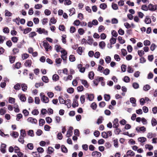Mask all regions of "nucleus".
Wrapping results in <instances>:
<instances>
[{
	"mask_svg": "<svg viewBox=\"0 0 157 157\" xmlns=\"http://www.w3.org/2000/svg\"><path fill=\"white\" fill-rule=\"evenodd\" d=\"M40 96L41 101L45 103H48V102L49 100L48 98L45 96L43 93H41L40 94Z\"/></svg>",
	"mask_w": 157,
	"mask_h": 157,
	"instance_id": "1",
	"label": "nucleus"
},
{
	"mask_svg": "<svg viewBox=\"0 0 157 157\" xmlns=\"http://www.w3.org/2000/svg\"><path fill=\"white\" fill-rule=\"evenodd\" d=\"M36 29L37 30L36 31L40 34H42V33H43L47 35H48V32L44 28H37Z\"/></svg>",
	"mask_w": 157,
	"mask_h": 157,
	"instance_id": "2",
	"label": "nucleus"
},
{
	"mask_svg": "<svg viewBox=\"0 0 157 157\" xmlns=\"http://www.w3.org/2000/svg\"><path fill=\"white\" fill-rule=\"evenodd\" d=\"M27 120L28 122L33 124H36L37 123V120L33 117H29Z\"/></svg>",
	"mask_w": 157,
	"mask_h": 157,
	"instance_id": "3",
	"label": "nucleus"
},
{
	"mask_svg": "<svg viewBox=\"0 0 157 157\" xmlns=\"http://www.w3.org/2000/svg\"><path fill=\"white\" fill-rule=\"evenodd\" d=\"M136 130L138 132L144 133L146 131V128L144 126L140 127H137L136 128Z\"/></svg>",
	"mask_w": 157,
	"mask_h": 157,
	"instance_id": "4",
	"label": "nucleus"
},
{
	"mask_svg": "<svg viewBox=\"0 0 157 157\" xmlns=\"http://www.w3.org/2000/svg\"><path fill=\"white\" fill-rule=\"evenodd\" d=\"M157 9V6L151 4L148 5V10L151 11H155Z\"/></svg>",
	"mask_w": 157,
	"mask_h": 157,
	"instance_id": "5",
	"label": "nucleus"
},
{
	"mask_svg": "<svg viewBox=\"0 0 157 157\" xmlns=\"http://www.w3.org/2000/svg\"><path fill=\"white\" fill-rule=\"evenodd\" d=\"M77 67L80 72L83 73L85 72V68L83 67L82 64H78V65Z\"/></svg>",
	"mask_w": 157,
	"mask_h": 157,
	"instance_id": "6",
	"label": "nucleus"
},
{
	"mask_svg": "<svg viewBox=\"0 0 157 157\" xmlns=\"http://www.w3.org/2000/svg\"><path fill=\"white\" fill-rule=\"evenodd\" d=\"M113 127L114 128H117L118 127L119 124L118 123V119L116 118L113 121Z\"/></svg>",
	"mask_w": 157,
	"mask_h": 157,
	"instance_id": "7",
	"label": "nucleus"
},
{
	"mask_svg": "<svg viewBox=\"0 0 157 157\" xmlns=\"http://www.w3.org/2000/svg\"><path fill=\"white\" fill-rule=\"evenodd\" d=\"M92 155L94 157H100L101 155V154L99 152L95 151L92 153Z\"/></svg>",
	"mask_w": 157,
	"mask_h": 157,
	"instance_id": "8",
	"label": "nucleus"
},
{
	"mask_svg": "<svg viewBox=\"0 0 157 157\" xmlns=\"http://www.w3.org/2000/svg\"><path fill=\"white\" fill-rule=\"evenodd\" d=\"M6 145L4 144H2L1 145L0 148V151L3 153H5L6 152Z\"/></svg>",
	"mask_w": 157,
	"mask_h": 157,
	"instance_id": "9",
	"label": "nucleus"
},
{
	"mask_svg": "<svg viewBox=\"0 0 157 157\" xmlns=\"http://www.w3.org/2000/svg\"><path fill=\"white\" fill-rule=\"evenodd\" d=\"M135 154V153L132 150H128L126 153V156L130 157L134 156Z\"/></svg>",
	"mask_w": 157,
	"mask_h": 157,
	"instance_id": "10",
	"label": "nucleus"
},
{
	"mask_svg": "<svg viewBox=\"0 0 157 157\" xmlns=\"http://www.w3.org/2000/svg\"><path fill=\"white\" fill-rule=\"evenodd\" d=\"M18 97L20 100L22 101H25L26 100V97L24 94H19Z\"/></svg>",
	"mask_w": 157,
	"mask_h": 157,
	"instance_id": "11",
	"label": "nucleus"
},
{
	"mask_svg": "<svg viewBox=\"0 0 157 157\" xmlns=\"http://www.w3.org/2000/svg\"><path fill=\"white\" fill-rule=\"evenodd\" d=\"M32 63V61L31 60L28 59L26 61L25 63V65L26 67H30Z\"/></svg>",
	"mask_w": 157,
	"mask_h": 157,
	"instance_id": "12",
	"label": "nucleus"
},
{
	"mask_svg": "<svg viewBox=\"0 0 157 157\" xmlns=\"http://www.w3.org/2000/svg\"><path fill=\"white\" fill-rule=\"evenodd\" d=\"M72 78V76L71 75H69L67 76L64 77L63 79L65 81H67L68 80H71Z\"/></svg>",
	"mask_w": 157,
	"mask_h": 157,
	"instance_id": "13",
	"label": "nucleus"
},
{
	"mask_svg": "<svg viewBox=\"0 0 157 157\" xmlns=\"http://www.w3.org/2000/svg\"><path fill=\"white\" fill-rule=\"evenodd\" d=\"M86 95L87 96V98L90 101H92L94 98V96L93 94H89L88 93H86Z\"/></svg>",
	"mask_w": 157,
	"mask_h": 157,
	"instance_id": "14",
	"label": "nucleus"
},
{
	"mask_svg": "<svg viewBox=\"0 0 157 157\" xmlns=\"http://www.w3.org/2000/svg\"><path fill=\"white\" fill-rule=\"evenodd\" d=\"M64 104H65V105H67L68 108H70L71 106V100L70 99H67L66 100Z\"/></svg>",
	"mask_w": 157,
	"mask_h": 157,
	"instance_id": "15",
	"label": "nucleus"
},
{
	"mask_svg": "<svg viewBox=\"0 0 157 157\" xmlns=\"http://www.w3.org/2000/svg\"><path fill=\"white\" fill-rule=\"evenodd\" d=\"M144 22L146 24H149L151 23V20L148 16H147L144 20Z\"/></svg>",
	"mask_w": 157,
	"mask_h": 157,
	"instance_id": "16",
	"label": "nucleus"
},
{
	"mask_svg": "<svg viewBox=\"0 0 157 157\" xmlns=\"http://www.w3.org/2000/svg\"><path fill=\"white\" fill-rule=\"evenodd\" d=\"M55 48L57 52H60L61 50L63 49L60 46L58 45H56L55 46Z\"/></svg>",
	"mask_w": 157,
	"mask_h": 157,
	"instance_id": "17",
	"label": "nucleus"
},
{
	"mask_svg": "<svg viewBox=\"0 0 157 157\" xmlns=\"http://www.w3.org/2000/svg\"><path fill=\"white\" fill-rule=\"evenodd\" d=\"M146 140V138L144 137H140L138 138V141L142 143H143L145 142Z\"/></svg>",
	"mask_w": 157,
	"mask_h": 157,
	"instance_id": "18",
	"label": "nucleus"
},
{
	"mask_svg": "<svg viewBox=\"0 0 157 157\" xmlns=\"http://www.w3.org/2000/svg\"><path fill=\"white\" fill-rule=\"evenodd\" d=\"M82 83L84 85V86L86 87L87 88L88 86L89 85L88 84L87 81L85 80H80Z\"/></svg>",
	"mask_w": 157,
	"mask_h": 157,
	"instance_id": "19",
	"label": "nucleus"
},
{
	"mask_svg": "<svg viewBox=\"0 0 157 157\" xmlns=\"http://www.w3.org/2000/svg\"><path fill=\"white\" fill-rule=\"evenodd\" d=\"M99 45L100 48L103 49L105 47V44L104 41H101L99 43Z\"/></svg>",
	"mask_w": 157,
	"mask_h": 157,
	"instance_id": "20",
	"label": "nucleus"
},
{
	"mask_svg": "<svg viewBox=\"0 0 157 157\" xmlns=\"http://www.w3.org/2000/svg\"><path fill=\"white\" fill-rule=\"evenodd\" d=\"M145 148L146 149H148L149 151H151L153 149V146L150 144H146L145 145Z\"/></svg>",
	"mask_w": 157,
	"mask_h": 157,
	"instance_id": "21",
	"label": "nucleus"
},
{
	"mask_svg": "<svg viewBox=\"0 0 157 157\" xmlns=\"http://www.w3.org/2000/svg\"><path fill=\"white\" fill-rule=\"evenodd\" d=\"M130 102L133 104V106H136V100L134 98H131L130 99Z\"/></svg>",
	"mask_w": 157,
	"mask_h": 157,
	"instance_id": "22",
	"label": "nucleus"
},
{
	"mask_svg": "<svg viewBox=\"0 0 157 157\" xmlns=\"http://www.w3.org/2000/svg\"><path fill=\"white\" fill-rule=\"evenodd\" d=\"M18 135V133L15 132H13L10 134V135L14 138L17 137Z\"/></svg>",
	"mask_w": 157,
	"mask_h": 157,
	"instance_id": "23",
	"label": "nucleus"
},
{
	"mask_svg": "<svg viewBox=\"0 0 157 157\" xmlns=\"http://www.w3.org/2000/svg\"><path fill=\"white\" fill-rule=\"evenodd\" d=\"M21 86L22 90L24 91H25L27 89V85L23 83L21 85Z\"/></svg>",
	"mask_w": 157,
	"mask_h": 157,
	"instance_id": "24",
	"label": "nucleus"
},
{
	"mask_svg": "<svg viewBox=\"0 0 157 157\" xmlns=\"http://www.w3.org/2000/svg\"><path fill=\"white\" fill-rule=\"evenodd\" d=\"M24 33L26 34L30 32L32 30V29L30 28H27L24 29Z\"/></svg>",
	"mask_w": 157,
	"mask_h": 157,
	"instance_id": "25",
	"label": "nucleus"
},
{
	"mask_svg": "<svg viewBox=\"0 0 157 157\" xmlns=\"http://www.w3.org/2000/svg\"><path fill=\"white\" fill-rule=\"evenodd\" d=\"M118 39L119 42L121 44H123L125 42V40L122 39V37L119 36L118 37Z\"/></svg>",
	"mask_w": 157,
	"mask_h": 157,
	"instance_id": "26",
	"label": "nucleus"
},
{
	"mask_svg": "<svg viewBox=\"0 0 157 157\" xmlns=\"http://www.w3.org/2000/svg\"><path fill=\"white\" fill-rule=\"evenodd\" d=\"M89 77L90 79H92L94 78V74L93 71H90L89 74Z\"/></svg>",
	"mask_w": 157,
	"mask_h": 157,
	"instance_id": "27",
	"label": "nucleus"
},
{
	"mask_svg": "<svg viewBox=\"0 0 157 157\" xmlns=\"http://www.w3.org/2000/svg\"><path fill=\"white\" fill-rule=\"evenodd\" d=\"M150 88V86L148 85H146L144 86L143 88V89L145 91H147Z\"/></svg>",
	"mask_w": 157,
	"mask_h": 157,
	"instance_id": "28",
	"label": "nucleus"
},
{
	"mask_svg": "<svg viewBox=\"0 0 157 157\" xmlns=\"http://www.w3.org/2000/svg\"><path fill=\"white\" fill-rule=\"evenodd\" d=\"M111 59L110 56H107L105 58V61L107 63H109L111 61Z\"/></svg>",
	"mask_w": 157,
	"mask_h": 157,
	"instance_id": "29",
	"label": "nucleus"
},
{
	"mask_svg": "<svg viewBox=\"0 0 157 157\" xmlns=\"http://www.w3.org/2000/svg\"><path fill=\"white\" fill-rule=\"evenodd\" d=\"M44 46L46 51H48V48L49 46V44L47 42H44Z\"/></svg>",
	"mask_w": 157,
	"mask_h": 157,
	"instance_id": "30",
	"label": "nucleus"
},
{
	"mask_svg": "<svg viewBox=\"0 0 157 157\" xmlns=\"http://www.w3.org/2000/svg\"><path fill=\"white\" fill-rule=\"evenodd\" d=\"M107 7V6L106 4L104 3L101 4L100 5V8L104 10H105Z\"/></svg>",
	"mask_w": 157,
	"mask_h": 157,
	"instance_id": "31",
	"label": "nucleus"
},
{
	"mask_svg": "<svg viewBox=\"0 0 157 157\" xmlns=\"http://www.w3.org/2000/svg\"><path fill=\"white\" fill-rule=\"evenodd\" d=\"M36 35V33L35 32H32L30 33L29 34V37L33 38Z\"/></svg>",
	"mask_w": 157,
	"mask_h": 157,
	"instance_id": "32",
	"label": "nucleus"
},
{
	"mask_svg": "<svg viewBox=\"0 0 157 157\" xmlns=\"http://www.w3.org/2000/svg\"><path fill=\"white\" fill-rule=\"evenodd\" d=\"M5 15L6 16L10 17L12 15V13L7 10H6L5 11Z\"/></svg>",
	"mask_w": 157,
	"mask_h": 157,
	"instance_id": "33",
	"label": "nucleus"
},
{
	"mask_svg": "<svg viewBox=\"0 0 157 157\" xmlns=\"http://www.w3.org/2000/svg\"><path fill=\"white\" fill-rule=\"evenodd\" d=\"M45 123V121L44 119H40L39 120V125L40 126H42L44 125Z\"/></svg>",
	"mask_w": 157,
	"mask_h": 157,
	"instance_id": "34",
	"label": "nucleus"
},
{
	"mask_svg": "<svg viewBox=\"0 0 157 157\" xmlns=\"http://www.w3.org/2000/svg\"><path fill=\"white\" fill-rule=\"evenodd\" d=\"M103 120V117L101 116L98 119L97 123L98 124L101 123Z\"/></svg>",
	"mask_w": 157,
	"mask_h": 157,
	"instance_id": "35",
	"label": "nucleus"
},
{
	"mask_svg": "<svg viewBox=\"0 0 157 157\" xmlns=\"http://www.w3.org/2000/svg\"><path fill=\"white\" fill-rule=\"evenodd\" d=\"M157 124L156 120L154 118H152L151 120V124L153 126H155Z\"/></svg>",
	"mask_w": 157,
	"mask_h": 157,
	"instance_id": "36",
	"label": "nucleus"
},
{
	"mask_svg": "<svg viewBox=\"0 0 157 157\" xmlns=\"http://www.w3.org/2000/svg\"><path fill=\"white\" fill-rule=\"evenodd\" d=\"M61 149L62 151L63 152L67 153V148L64 145H62Z\"/></svg>",
	"mask_w": 157,
	"mask_h": 157,
	"instance_id": "37",
	"label": "nucleus"
},
{
	"mask_svg": "<svg viewBox=\"0 0 157 157\" xmlns=\"http://www.w3.org/2000/svg\"><path fill=\"white\" fill-rule=\"evenodd\" d=\"M69 11L70 12L69 15L71 16L72 15L74 14L75 13V10L74 8H72L71 9L69 10Z\"/></svg>",
	"mask_w": 157,
	"mask_h": 157,
	"instance_id": "38",
	"label": "nucleus"
},
{
	"mask_svg": "<svg viewBox=\"0 0 157 157\" xmlns=\"http://www.w3.org/2000/svg\"><path fill=\"white\" fill-rule=\"evenodd\" d=\"M20 88H21L20 84L19 83H17L14 86V88L15 90H19V89H20Z\"/></svg>",
	"mask_w": 157,
	"mask_h": 157,
	"instance_id": "39",
	"label": "nucleus"
},
{
	"mask_svg": "<svg viewBox=\"0 0 157 157\" xmlns=\"http://www.w3.org/2000/svg\"><path fill=\"white\" fill-rule=\"evenodd\" d=\"M59 78V76L57 74H55L52 76V79L53 81H56Z\"/></svg>",
	"mask_w": 157,
	"mask_h": 157,
	"instance_id": "40",
	"label": "nucleus"
},
{
	"mask_svg": "<svg viewBox=\"0 0 157 157\" xmlns=\"http://www.w3.org/2000/svg\"><path fill=\"white\" fill-rule=\"evenodd\" d=\"M42 79L44 82L45 83H47L48 82V77L46 76H43Z\"/></svg>",
	"mask_w": 157,
	"mask_h": 157,
	"instance_id": "41",
	"label": "nucleus"
},
{
	"mask_svg": "<svg viewBox=\"0 0 157 157\" xmlns=\"http://www.w3.org/2000/svg\"><path fill=\"white\" fill-rule=\"evenodd\" d=\"M78 105L77 100H74V101L72 104V106L73 107H75L78 106Z\"/></svg>",
	"mask_w": 157,
	"mask_h": 157,
	"instance_id": "42",
	"label": "nucleus"
},
{
	"mask_svg": "<svg viewBox=\"0 0 157 157\" xmlns=\"http://www.w3.org/2000/svg\"><path fill=\"white\" fill-rule=\"evenodd\" d=\"M69 60L71 62H74L75 60V58L74 55H71L69 56Z\"/></svg>",
	"mask_w": 157,
	"mask_h": 157,
	"instance_id": "43",
	"label": "nucleus"
},
{
	"mask_svg": "<svg viewBox=\"0 0 157 157\" xmlns=\"http://www.w3.org/2000/svg\"><path fill=\"white\" fill-rule=\"evenodd\" d=\"M54 149L52 147H49L48 148V153L51 154L54 151Z\"/></svg>",
	"mask_w": 157,
	"mask_h": 157,
	"instance_id": "44",
	"label": "nucleus"
},
{
	"mask_svg": "<svg viewBox=\"0 0 157 157\" xmlns=\"http://www.w3.org/2000/svg\"><path fill=\"white\" fill-rule=\"evenodd\" d=\"M26 135V133L25 130H21L20 136L24 137Z\"/></svg>",
	"mask_w": 157,
	"mask_h": 157,
	"instance_id": "45",
	"label": "nucleus"
},
{
	"mask_svg": "<svg viewBox=\"0 0 157 157\" xmlns=\"http://www.w3.org/2000/svg\"><path fill=\"white\" fill-rule=\"evenodd\" d=\"M29 56V55L26 53H24L22 55V58L24 60L27 59Z\"/></svg>",
	"mask_w": 157,
	"mask_h": 157,
	"instance_id": "46",
	"label": "nucleus"
},
{
	"mask_svg": "<svg viewBox=\"0 0 157 157\" xmlns=\"http://www.w3.org/2000/svg\"><path fill=\"white\" fill-rule=\"evenodd\" d=\"M102 72L105 75H107L109 74L110 72V70H109V69L106 68L105 70L104 69Z\"/></svg>",
	"mask_w": 157,
	"mask_h": 157,
	"instance_id": "47",
	"label": "nucleus"
},
{
	"mask_svg": "<svg viewBox=\"0 0 157 157\" xmlns=\"http://www.w3.org/2000/svg\"><path fill=\"white\" fill-rule=\"evenodd\" d=\"M85 97L84 95H82L80 98L81 102L82 104H83L85 101Z\"/></svg>",
	"mask_w": 157,
	"mask_h": 157,
	"instance_id": "48",
	"label": "nucleus"
},
{
	"mask_svg": "<svg viewBox=\"0 0 157 157\" xmlns=\"http://www.w3.org/2000/svg\"><path fill=\"white\" fill-rule=\"evenodd\" d=\"M104 69V68L102 66L99 65L98 68L97 70L100 72H102Z\"/></svg>",
	"mask_w": 157,
	"mask_h": 157,
	"instance_id": "49",
	"label": "nucleus"
},
{
	"mask_svg": "<svg viewBox=\"0 0 157 157\" xmlns=\"http://www.w3.org/2000/svg\"><path fill=\"white\" fill-rule=\"evenodd\" d=\"M127 71L129 73H132L134 72V70L131 67L128 66L127 68Z\"/></svg>",
	"mask_w": 157,
	"mask_h": 157,
	"instance_id": "50",
	"label": "nucleus"
},
{
	"mask_svg": "<svg viewBox=\"0 0 157 157\" xmlns=\"http://www.w3.org/2000/svg\"><path fill=\"white\" fill-rule=\"evenodd\" d=\"M28 134L29 136L33 137L34 136L33 131L32 130H30L28 131Z\"/></svg>",
	"mask_w": 157,
	"mask_h": 157,
	"instance_id": "51",
	"label": "nucleus"
},
{
	"mask_svg": "<svg viewBox=\"0 0 157 157\" xmlns=\"http://www.w3.org/2000/svg\"><path fill=\"white\" fill-rule=\"evenodd\" d=\"M15 58V57L14 56H9L10 61L11 63H12L14 62Z\"/></svg>",
	"mask_w": 157,
	"mask_h": 157,
	"instance_id": "52",
	"label": "nucleus"
},
{
	"mask_svg": "<svg viewBox=\"0 0 157 157\" xmlns=\"http://www.w3.org/2000/svg\"><path fill=\"white\" fill-rule=\"evenodd\" d=\"M114 59L117 61H119L121 60L119 56L117 54H115L114 56Z\"/></svg>",
	"mask_w": 157,
	"mask_h": 157,
	"instance_id": "53",
	"label": "nucleus"
},
{
	"mask_svg": "<svg viewBox=\"0 0 157 157\" xmlns=\"http://www.w3.org/2000/svg\"><path fill=\"white\" fill-rule=\"evenodd\" d=\"M116 41V40L115 38L112 37L110 40V43L111 44H115Z\"/></svg>",
	"mask_w": 157,
	"mask_h": 157,
	"instance_id": "54",
	"label": "nucleus"
},
{
	"mask_svg": "<svg viewBox=\"0 0 157 157\" xmlns=\"http://www.w3.org/2000/svg\"><path fill=\"white\" fill-rule=\"evenodd\" d=\"M45 120L47 123L48 124L51 123L52 121V118L49 117H46L45 118Z\"/></svg>",
	"mask_w": 157,
	"mask_h": 157,
	"instance_id": "55",
	"label": "nucleus"
},
{
	"mask_svg": "<svg viewBox=\"0 0 157 157\" xmlns=\"http://www.w3.org/2000/svg\"><path fill=\"white\" fill-rule=\"evenodd\" d=\"M121 71L123 72H124L126 71V66L124 64H123L121 67Z\"/></svg>",
	"mask_w": 157,
	"mask_h": 157,
	"instance_id": "56",
	"label": "nucleus"
},
{
	"mask_svg": "<svg viewBox=\"0 0 157 157\" xmlns=\"http://www.w3.org/2000/svg\"><path fill=\"white\" fill-rule=\"evenodd\" d=\"M114 145L115 147H118V141L117 139H116L113 140Z\"/></svg>",
	"mask_w": 157,
	"mask_h": 157,
	"instance_id": "57",
	"label": "nucleus"
},
{
	"mask_svg": "<svg viewBox=\"0 0 157 157\" xmlns=\"http://www.w3.org/2000/svg\"><path fill=\"white\" fill-rule=\"evenodd\" d=\"M141 9L145 11H147L148 10V6H147L146 5H143L141 6Z\"/></svg>",
	"mask_w": 157,
	"mask_h": 157,
	"instance_id": "58",
	"label": "nucleus"
},
{
	"mask_svg": "<svg viewBox=\"0 0 157 157\" xmlns=\"http://www.w3.org/2000/svg\"><path fill=\"white\" fill-rule=\"evenodd\" d=\"M77 51L79 54L81 55L82 52V48L81 47H78Z\"/></svg>",
	"mask_w": 157,
	"mask_h": 157,
	"instance_id": "59",
	"label": "nucleus"
},
{
	"mask_svg": "<svg viewBox=\"0 0 157 157\" xmlns=\"http://www.w3.org/2000/svg\"><path fill=\"white\" fill-rule=\"evenodd\" d=\"M3 32L5 33H9V29L7 27H5L3 29Z\"/></svg>",
	"mask_w": 157,
	"mask_h": 157,
	"instance_id": "60",
	"label": "nucleus"
},
{
	"mask_svg": "<svg viewBox=\"0 0 157 157\" xmlns=\"http://www.w3.org/2000/svg\"><path fill=\"white\" fill-rule=\"evenodd\" d=\"M42 133L43 132L41 130L38 129L36 132V134L38 136H40L42 134Z\"/></svg>",
	"mask_w": 157,
	"mask_h": 157,
	"instance_id": "61",
	"label": "nucleus"
},
{
	"mask_svg": "<svg viewBox=\"0 0 157 157\" xmlns=\"http://www.w3.org/2000/svg\"><path fill=\"white\" fill-rule=\"evenodd\" d=\"M67 91L68 93L72 94L74 92V89L72 87L69 88L67 89Z\"/></svg>",
	"mask_w": 157,
	"mask_h": 157,
	"instance_id": "62",
	"label": "nucleus"
},
{
	"mask_svg": "<svg viewBox=\"0 0 157 157\" xmlns=\"http://www.w3.org/2000/svg\"><path fill=\"white\" fill-rule=\"evenodd\" d=\"M11 40L13 42L16 43L17 42L18 40V38L16 37L13 36L12 37Z\"/></svg>",
	"mask_w": 157,
	"mask_h": 157,
	"instance_id": "63",
	"label": "nucleus"
},
{
	"mask_svg": "<svg viewBox=\"0 0 157 157\" xmlns=\"http://www.w3.org/2000/svg\"><path fill=\"white\" fill-rule=\"evenodd\" d=\"M156 47V45L155 44L153 43L151 45L150 49L152 51H153Z\"/></svg>",
	"mask_w": 157,
	"mask_h": 157,
	"instance_id": "64",
	"label": "nucleus"
}]
</instances>
